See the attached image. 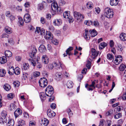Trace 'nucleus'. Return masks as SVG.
<instances>
[{
	"mask_svg": "<svg viewBox=\"0 0 126 126\" xmlns=\"http://www.w3.org/2000/svg\"><path fill=\"white\" fill-rule=\"evenodd\" d=\"M24 19L25 22L26 23L30 22L31 20V18L30 16L28 14H25L24 16Z\"/></svg>",
	"mask_w": 126,
	"mask_h": 126,
	"instance_id": "obj_7",
	"label": "nucleus"
},
{
	"mask_svg": "<svg viewBox=\"0 0 126 126\" xmlns=\"http://www.w3.org/2000/svg\"><path fill=\"white\" fill-rule=\"evenodd\" d=\"M118 0H111L110 1V4L111 6H116L118 4Z\"/></svg>",
	"mask_w": 126,
	"mask_h": 126,
	"instance_id": "obj_20",
	"label": "nucleus"
},
{
	"mask_svg": "<svg viewBox=\"0 0 126 126\" xmlns=\"http://www.w3.org/2000/svg\"><path fill=\"white\" fill-rule=\"evenodd\" d=\"M5 31L6 32L9 34L11 33L12 32L11 29L8 26H6L5 27Z\"/></svg>",
	"mask_w": 126,
	"mask_h": 126,
	"instance_id": "obj_27",
	"label": "nucleus"
},
{
	"mask_svg": "<svg viewBox=\"0 0 126 126\" xmlns=\"http://www.w3.org/2000/svg\"><path fill=\"white\" fill-rule=\"evenodd\" d=\"M99 25V23L97 20L93 22V24H92V25H94L95 26H97Z\"/></svg>",
	"mask_w": 126,
	"mask_h": 126,
	"instance_id": "obj_54",
	"label": "nucleus"
},
{
	"mask_svg": "<svg viewBox=\"0 0 126 126\" xmlns=\"http://www.w3.org/2000/svg\"><path fill=\"white\" fill-rule=\"evenodd\" d=\"M13 84L15 87L19 86L20 84V83L18 81H14Z\"/></svg>",
	"mask_w": 126,
	"mask_h": 126,
	"instance_id": "obj_43",
	"label": "nucleus"
},
{
	"mask_svg": "<svg viewBox=\"0 0 126 126\" xmlns=\"http://www.w3.org/2000/svg\"><path fill=\"white\" fill-rule=\"evenodd\" d=\"M80 13L77 12L76 11H75L73 13V15L74 16V18L76 19H78V17L79 16V15L80 14ZM79 19V18H78Z\"/></svg>",
	"mask_w": 126,
	"mask_h": 126,
	"instance_id": "obj_31",
	"label": "nucleus"
},
{
	"mask_svg": "<svg viewBox=\"0 0 126 126\" xmlns=\"http://www.w3.org/2000/svg\"><path fill=\"white\" fill-rule=\"evenodd\" d=\"M113 56L111 54H108L107 55V58L109 60H113Z\"/></svg>",
	"mask_w": 126,
	"mask_h": 126,
	"instance_id": "obj_40",
	"label": "nucleus"
},
{
	"mask_svg": "<svg viewBox=\"0 0 126 126\" xmlns=\"http://www.w3.org/2000/svg\"><path fill=\"white\" fill-rule=\"evenodd\" d=\"M40 34L41 35L43 36L45 34V30L43 28L41 29V30L40 31Z\"/></svg>",
	"mask_w": 126,
	"mask_h": 126,
	"instance_id": "obj_53",
	"label": "nucleus"
},
{
	"mask_svg": "<svg viewBox=\"0 0 126 126\" xmlns=\"http://www.w3.org/2000/svg\"><path fill=\"white\" fill-rule=\"evenodd\" d=\"M42 60L43 63L45 64L49 62L48 58L46 55H44L42 56Z\"/></svg>",
	"mask_w": 126,
	"mask_h": 126,
	"instance_id": "obj_9",
	"label": "nucleus"
},
{
	"mask_svg": "<svg viewBox=\"0 0 126 126\" xmlns=\"http://www.w3.org/2000/svg\"><path fill=\"white\" fill-rule=\"evenodd\" d=\"M126 66L124 64H121L119 67V70L121 71H123L126 68Z\"/></svg>",
	"mask_w": 126,
	"mask_h": 126,
	"instance_id": "obj_36",
	"label": "nucleus"
},
{
	"mask_svg": "<svg viewBox=\"0 0 126 126\" xmlns=\"http://www.w3.org/2000/svg\"><path fill=\"white\" fill-rule=\"evenodd\" d=\"M47 115L49 117L52 118L55 115L56 113L50 109H49L47 111Z\"/></svg>",
	"mask_w": 126,
	"mask_h": 126,
	"instance_id": "obj_8",
	"label": "nucleus"
},
{
	"mask_svg": "<svg viewBox=\"0 0 126 126\" xmlns=\"http://www.w3.org/2000/svg\"><path fill=\"white\" fill-rule=\"evenodd\" d=\"M40 75V73L39 72L36 71L33 73V76L34 77L39 76Z\"/></svg>",
	"mask_w": 126,
	"mask_h": 126,
	"instance_id": "obj_49",
	"label": "nucleus"
},
{
	"mask_svg": "<svg viewBox=\"0 0 126 126\" xmlns=\"http://www.w3.org/2000/svg\"><path fill=\"white\" fill-rule=\"evenodd\" d=\"M50 107L52 109H55L56 107V104L54 103H52L50 105Z\"/></svg>",
	"mask_w": 126,
	"mask_h": 126,
	"instance_id": "obj_62",
	"label": "nucleus"
},
{
	"mask_svg": "<svg viewBox=\"0 0 126 126\" xmlns=\"http://www.w3.org/2000/svg\"><path fill=\"white\" fill-rule=\"evenodd\" d=\"M63 16L65 18H69L70 16V12L68 11H66L63 13Z\"/></svg>",
	"mask_w": 126,
	"mask_h": 126,
	"instance_id": "obj_24",
	"label": "nucleus"
},
{
	"mask_svg": "<svg viewBox=\"0 0 126 126\" xmlns=\"http://www.w3.org/2000/svg\"><path fill=\"white\" fill-rule=\"evenodd\" d=\"M30 3L29 2H26L24 4V6L25 8H28L30 6Z\"/></svg>",
	"mask_w": 126,
	"mask_h": 126,
	"instance_id": "obj_64",
	"label": "nucleus"
},
{
	"mask_svg": "<svg viewBox=\"0 0 126 126\" xmlns=\"http://www.w3.org/2000/svg\"><path fill=\"white\" fill-rule=\"evenodd\" d=\"M13 71H14L16 75H18L20 73V69L19 67H17L15 68Z\"/></svg>",
	"mask_w": 126,
	"mask_h": 126,
	"instance_id": "obj_35",
	"label": "nucleus"
},
{
	"mask_svg": "<svg viewBox=\"0 0 126 126\" xmlns=\"http://www.w3.org/2000/svg\"><path fill=\"white\" fill-rule=\"evenodd\" d=\"M53 23L55 25H59L61 23V20L60 19H55L53 22Z\"/></svg>",
	"mask_w": 126,
	"mask_h": 126,
	"instance_id": "obj_22",
	"label": "nucleus"
},
{
	"mask_svg": "<svg viewBox=\"0 0 126 126\" xmlns=\"http://www.w3.org/2000/svg\"><path fill=\"white\" fill-rule=\"evenodd\" d=\"M113 112V110H110L109 111L107 112L106 113V115L108 116L111 115Z\"/></svg>",
	"mask_w": 126,
	"mask_h": 126,
	"instance_id": "obj_48",
	"label": "nucleus"
},
{
	"mask_svg": "<svg viewBox=\"0 0 126 126\" xmlns=\"http://www.w3.org/2000/svg\"><path fill=\"white\" fill-rule=\"evenodd\" d=\"M40 98L42 101H43L46 99V93L44 92H41L40 94Z\"/></svg>",
	"mask_w": 126,
	"mask_h": 126,
	"instance_id": "obj_19",
	"label": "nucleus"
},
{
	"mask_svg": "<svg viewBox=\"0 0 126 126\" xmlns=\"http://www.w3.org/2000/svg\"><path fill=\"white\" fill-rule=\"evenodd\" d=\"M7 96L8 99H11L13 98L14 96L12 93H10L7 95Z\"/></svg>",
	"mask_w": 126,
	"mask_h": 126,
	"instance_id": "obj_51",
	"label": "nucleus"
},
{
	"mask_svg": "<svg viewBox=\"0 0 126 126\" xmlns=\"http://www.w3.org/2000/svg\"><path fill=\"white\" fill-rule=\"evenodd\" d=\"M5 120L6 119H3L2 117H1L0 119V124L1 125H4Z\"/></svg>",
	"mask_w": 126,
	"mask_h": 126,
	"instance_id": "obj_50",
	"label": "nucleus"
},
{
	"mask_svg": "<svg viewBox=\"0 0 126 126\" xmlns=\"http://www.w3.org/2000/svg\"><path fill=\"white\" fill-rule=\"evenodd\" d=\"M58 7V4L57 3L54 1L51 4V8L52 11H51V12L52 13L54 11L56 10L57 7Z\"/></svg>",
	"mask_w": 126,
	"mask_h": 126,
	"instance_id": "obj_11",
	"label": "nucleus"
},
{
	"mask_svg": "<svg viewBox=\"0 0 126 126\" xmlns=\"http://www.w3.org/2000/svg\"><path fill=\"white\" fill-rule=\"evenodd\" d=\"M52 42L53 44L56 45H57L58 44V41L56 39H55L52 40Z\"/></svg>",
	"mask_w": 126,
	"mask_h": 126,
	"instance_id": "obj_63",
	"label": "nucleus"
},
{
	"mask_svg": "<svg viewBox=\"0 0 126 126\" xmlns=\"http://www.w3.org/2000/svg\"><path fill=\"white\" fill-rule=\"evenodd\" d=\"M89 32L90 33L91 36L92 37H94L97 34V32L94 29L90 30Z\"/></svg>",
	"mask_w": 126,
	"mask_h": 126,
	"instance_id": "obj_16",
	"label": "nucleus"
},
{
	"mask_svg": "<svg viewBox=\"0 0 126 126\" xmlns=\"http://www.w3.org/2000/svg\"><path fill=\"white\" fill-rule=\"evenodd\" d=\"M8 43L11 45H13L14 43V42L13 41V39L12 38L8 39Z\"/></svg>",
	"mask_w": 126,
	"mask_h": 126,
	"instance_id": "obj_52",
	"label": "nucleus"
},
{
	"mask_svg": "<svg viewBox=\"0 0 126 126\" xmlns=\"http://www.w3.org/2000/svg\"><path fill=\"white\" fill-rule=\"evenodd\" d=\"M43 2L46 3L45 1H43V2L41 3L38 6V8L40 10H42L43 8L44 5L43 4Z\"/></svg>",
	"mask_w": 126,
	"mask_h": 126,
	"instance_id": "obj_47",
	"label": "nucleus"
},
{
	"mask_svg": "<svg viewBox=\"0 0 126 126\" xmlns=\"http://www.w3.org/2000/svg\"><path fill=\"white\" fill-rule=\"evenodd\" d=\"M118 49L119 50L122 51L123 49V48L122 46L120 44L119 45L117 46Z\"/></svg>",
	"mask_w": 126,
	"mask_h": 126,
	"instance_id": "obj_58",
	"label": "nucleus"
},
{
	"mask_svg": "<svg viewBox=\"0 0 126 126\" xmlns=\"http://www.w3.org/2000/svg\"><path fill=\"white\" fill-rule=\"evenodd\" d=\"M28 61L31 65L34 66H36V63L35 61L31 59H28Z\"/></svg>",
	"mask_w": 126,
	"mask_h": 126,
	"instance_id": "obj_34",
	"label": "nucleus"
},
{
	"mask_svg": "<svg viewBox=\"0 0 126 126\" xmlns=\"http://www.w3.org/2000/svg\"><path fill=\"white\" fill-rule=\"evenodd\" d=\"M91 2H89L87 4L86 6L88 9H91L93 8V5L91 4Z\"/></svg>",
	"mask_w": 126,
	"mask_h": 126,
	"instance_id": "obj_42",
	"label": "nucleus"
},
{
	"mask_svg": "<svg viewBox=\"0 0 126 126\" xmlns=\"http://www.w3.org/2000/svg\"><path fill=\"white\" fill-rule=\"evenodd\" d=\"M14 123V121L13 119L10 120L7 124V126H13Z\"/></svg>",
	"mask_w": 126,
	"mask_h": 126,
	"instance_id": "obj_33",
	"label": "nucleus"
},
{
	"mask_svg": "<svg viewBox=\"0 0 126 126\" xmlns=\"http://www.w3.org/2000/svg\"><path fill=\"white\" fill-rule=\"evenodd\" d=\"M39 50L41 53L45 52L46 49L45 46L43 45H41L39 47Z\"/></svg>",
	"mask_w": 126,
	"mask_h": 126,
	"instance_id": "obj_15",
	"label": "nucleus"
},
{
	"mask_svg": "<svg viewBox=\"0 0 126 126\" xmlns=\"http://www.w3.org/2000/svg\"><path fill=\"white\" fill-rule=\"evenodd\" d=\"M4 53L5 56L7 57H10L12 55L11 52L9 50L5 51Z\"/></svg>",
	"mask_w": 126,
	"mask_h": 126,
	"instance_id": "obj_29",
	"label": "nucleus"
},
{
	"mask_svg": "<svg viewBox=\"0 0 126 126\" xmlns=\"http://www.w3.org/2000/svg\"><path fill=\"white\" fill-rule=\"evenodd\" d=\"M7 61V59L5 56H3L0 58V63L4 64Z\"/></svg>",
	"mask_w": 126,
	"mask_h": 126,
	"instance_id": "obj_23",
	"label": "nucleus"
},
{
	"mask_svg": "<svg viewBox=\"0 0 126 126\" xmlns=\"http://www.w3.org/2000/svg\"><path fill=\"white\" fill-rule=\"evenodd\" d=\"M58 66V65L56 63H54L52 64H49L48 65V67L49 69H51L54 67H55L57 68V66Z\"/></svg>",
	"mask_w": 126,
	"mask_h": 126,
	"instance_id": "obj_18",
	"label": "nucleus"
},
{
	"mask_svg": "<svg viewBox=\"0 0 126 126\" xmlns=\"http://www.w3.org/2000/svg\"><path fill=\"white\" fill-rule=\"evenodd\" d=\"M122 115L120 113H119L116 114L114 116V118L116 119H117L122 117Z\"/></svg>",
	"mask_w": 126,
	"mask_h": 126,
	"instance_id": "obj_45",
	"label": "nucleus"
},
{
	"mask_svg": "<svg viewBox=\"0 0 126 126\" xmlns=\"http://www.w3.org/2000/svg\"><path fill=\"white\" fill-rule=\"evenodd\" d=\"M122 62L121 59L119 60L118 59H116L114 61V63L116 65H118L120 63Z\"/></svg>",
	"mask_w": 126,
	"mask_h": 126,
	"instance_id": "obj_44",
	"label": "nucleus"
},
{
	"mask_svg": "<svg viewBox=\"0 0 126 126\" xmlns=\"http://www.w3.org/2000/svg\"><path fill=\"white\" fill-rule=\"evenodd\" d=\"M18 23L19 24L21 25H23L24 24V22L23 19L21 17L18 18Z\"/></svg>",
	"mask_w": 126,
	"mask_h": 126,
	"instance_id": "obj_46",
	"label": "nucleus"
},
{
	"mask_svg": "<svg viewBox=\"0 0 126 126\" xmlns=\"http://www.w3.org/2000/svg\"><path fill=\"white\" fill-rule=\"evenodd\" d=\"M15 58L16 60L17 61H20L21 60V57L18 56H16Z\"/></svg>",
	"mask_w": 126,
	"mask_h": 126,
	"instance_id": "obj_60",
	"label": "nucleus"
},
{
	"mask_svg": "<svg viewBox=\"0 0 126 126\" xmlns=\"http://www.w3.org/2000/svg\"><path fill=\"white\" fill-rule=\"evenodd\" d=\"M6 73L4 69H1L0 70V76L3 77L4 76Z\"/></svg>",
	"mask_w": 126,
	"mask_h": 126,
	"instance_id": "obj_37",
	"label": "nucleus"
},
{
	"mask_svg": "<svg viewBox=\"0 0 126 126\" xmlns=\"http://www.w3.org/2000/svg\"><path fill=\"white\" fill-rule=\"evenodd\" d=\"M36 65L37 68H40L42 67V65L41 63L38 62H37L36 63Z\"/></svg>",
	"mask_w": 126,
	"mask_h": 126,
	"instance_id": "obj_57",
	"label": "nucleus"
},
{
	"mask_svg": "<svg viewBox=\"0 0 126 126\" xmlns=\"http://www.w3.org/2000/svg\"><path fill=\"white\" fill-rule=\"evenodd\" d=\"M73 47H70L66 50V54H67L69 56L72 55L73 54L71 53V50H73Z\"/></svg>",
	"mask_w": 126,
	"mask_h": 126,
	"instance_id": "obj_21",
	"label": "nucleus"
},
{
	"mask_svg": "<svg viewBox=\"0 0 126 126\" xmlns=\"http://www.w3.org/2000/svg\"><path fill=\"white\" fill-rule=\"evenodd\" d=\"M56 79L58 81L61 80L62 79V75L60 73H57L55 74Z\"/></svg>",
	"mask_w": 126,
	"mask_h": 126,
	"instance_id": "obj_14",
	"label": "nucleus"
},
{
	"mask_svg": "<svg viewBox=\"0 0 126 126\" xmlns=\"http://www.w3.org/2000/svg\"><path fill=\"white\" fill-rule=\"evenodd\" d=\"M79 16L78 17V19H76V20L79 22H81L83 20L84 17L83 15L80 14Z\"/></svg>",
	"mask_w": 126,
	"mask_h": 126,
	"instance_id": "obj_30",
	"label": "nucleus"
},
{
	"mask_svg": "<svg viewBox=\"0 0 126 126\" xmlns=\"http://www.w3.org/2000/svg\"><path fill=\"white\" fill-rule=\"evenodd\" d=\"M49 123V121L46 118H44L41 120V124L44 126H47Z\"/></svg>",
	"mask_w": 126,
	"mask_h": 126,
	"instance_id": "obj_13",
	"label": "nucleus"
},
{
	"mask_svg": "<svg viewBox=\"0 0 126 126\" xmlns=\"http://www.w3.org/2000/svg\"><path fill=\"white\" fill-rule=\"evenodd\" d=\"M22 113V111L19 108H18L14 112V115L16 118Z\"/></svg>",
	"mask_w": 126,
	"mask_h": 126,
	"instance_id": "obj_10",
	"label": "nucleus"
},
{
	"mask_svg": "<svg viewBox=\"0 0 126 126\" xmlns=\"http://www.w3.org/2000/svg\"><path fill=\"white\" fill-rule=\"evenodd\" d=\"M23 79L25 80L27 78L28 74L27 73H23Z\"/></svg>",
	"mask_w": 126,
	"mask_h": 126,
	"instance_id": "obj_59",
	"label": "nucleus"
},
{
	"mask_svg": "<svg viewBox=\"0 0 126 126\" xmlns=\"http://www.w3.org/2000/svg\"><path fill=\"white\" fill-rule=\"evenodd\" d=\"M91 65V63L90 61H88L87 62V63L86 64V66L88 69H89L90 68Z\"/></svg>",
	"mask_w": 126,
	"mask_h": 126,
	"instance_id": "obj_55",
	"label": "nucleus"
},
{
	"mask_svg": "<svg viewBox=\"0 0 126 126\" xmlns=\"http://www.w3.org/2000/svg\"><path fill=\"white\" fill-rule=\"evenodd\" d=\"M45 38L49 40H52L53 37V35L50 32H47L45 35L44 36Z\"/></svg>",
	"mask_w": 126,
	"mask_h": 126,
	"instance_id": "obj_6",
	"label": "nucleus"
},
{
	"mask_svg": "<svg viewBox=\"0 0 126 126\" xmlns=\"http://www.w3.org/2000/svg\"><path fill=\"white\" fill-rule=\"evenodd\" d=\"M56 9L53 12V14L52 13V15H54V14H55L56 12L60 13L63 12V10H61V8L59 7H58L56 8Z\"/></svg>",
	"mask_w": 126,
	"mask_h": 126,
	"instance_id": "obj_28",
	"label": "nucleus"
},
{
	"mask_svg": "<svg viewBox=\"0 0 126 126\" xmlns=\"http://www.w3.org/2000/svg\"><path fill=\"white\" fill-rule=\"evenodd\" d=\"M39 83L41 87L44 88L47 86L48 82L46 78H41L39 80Z\"/></svg>",
	"mask_w": 126,
	"mask_h": 126,
	"instance_id": "obj_3",
	"label": "nucleus"
},
{
	"mask_svg": "<svg viewBox=\"0 0 126 126\" xmlns=\"http://www.w3.org/2000/svg\"><path fill=\"white\" fill-rule=\"evenodd\" d=\"M45 92L47 96H51L54 93L53 88L51 86H48L46 88Z\"/></svg>",
	"mask_w": 126,
	"mask_h": 126,
	"instance_id": "obj_2",
	"label": "nucleus"
},
{
	"mask_svg": "<svg viewBox=\"0 0 126 126\" xmlns=\"http://www.w3.org/2000/svg\"><path fill=\"white\" fill-rule=\"evenodd\" d=\"M37 52V50L35 47L33 46L32 47L31 51L29 54L30 57L32 59H35V55Z\"/></svg>",
	"mask_w": 126,
	"mask_h": 126,
	"instance_id": "obj_4",
	"label": "nucleus"
},
{
	"mask_svg": "<svg viewBox=\"0 0 126 126\" xmlns=\"http://www.w3.org/2000/svg\"><path fill=\"white\" fill-rule=\"evenodd\" d=\"M73 83L72 81L70 80L68 81L67 83V87L69 88H71L73 87Z\"/></svg>",
	"mask_w": 126,
	"mask_h": 126,
	"instance_id": "obj_25",
	"label": "nucleus"
},
{
	"mask_svg": "<svg viewBox=\"0 0 126 126\" xmlns=\"http://www.w3.org/2000/svg\"><path fill=\"white\" fill-rule=\"evenodd\" d=\"M16 105L14 104H10V108L11 110H13L14 109L16 108Z\"/></svg>",
	"mask_w": 126,
	"mask_h": 126,
	"instance_id": "obj_61",
	"label": "nucleus"
},
{
	"mask_svg": "<svg viewBox=\"0 0 126 126\" xmlns=\"http://www.w3.org/2000/svg\"><path fill=\"white\" fill-rule=\"evenodd\" d=\"M23 69L25 70H26L29 68V65L28 63H25L23 65Z\"/></svg>",
	"mask_w": 126,
	"mask_h": 126,
	"instance_id": "obj_41",
	"label": "nucleus"
},
{
	"mask_svg": "<svg viewBox=\"0 0 126 126\" xmlns=\"http://www.w3.org/2000/svg\"><path fill=\"white\" fill-rule=\"evenodd\" d=\"M121 40L123 41L126 40V34L124 33H121L119 36Z\"/></svg>",
	"mask_w": 126,
	"mask_h": 126,
	"instance_id": "obj_17",
	"label": "nucleus"
},
{
	"mask_svg": "<svg viewBox=\"0 0 126 126\" xmlns=\"http://www.w3.org/2000/svg\"><path fill=\"white\" fill-rule=\"evenodd\" d=\"M60 65H59L58 66H57V68L60 69V67H61L62 69H64V67H65L64 65L61 62H59Z\"/></svg>",
	"mask_w": 126,
	"mask_h": 126,
	"instance_id": "obj_39",
	"label": "nucleus"
},
{
	"mask_svg": "<svg viewBox=\"0 0 126 126\" xmlns=\"http://www.w3.org/2000/svg\"><path fill=\"white\" fill-rule=\"evenodd\" d=\"M91 51L90 56L91 58L92 59H95L99 54V51H96L95 49L93 48H92Z\"/></svg>",
	"mask_w": 126,
	"mask_h": 126,
	"instance_id": "obj_5",
	"label": "nucleus"
},
{
	"mask_svg": "<svg viewBox=\"0 0 126 126\" xmlns=\"http://www.w3.org/2000/svg\"><path fill=\"white\" fill-rule=\"evenodd\" d=\"M104 15L105 16L108 18H112L113 15L112 10L109 8H106L105 10Z\"/></svg>",
	"mask_w": 126,
	"mask_h": 126,
	"instance_id": "obj_1",
	"label": "nucleus"
},
{
	"mask_svg": "<svg viewBox=\"0 0 126 126\" xmlns=\"http://www.w3.org/2000/svg\"><path fill=\"white\" fill-rule=\"evenodd\" d=\"M107 45V44L104 42L101 43L99 46V48L100 49H102L104 48Z\"/></svg>",
	"mask_w": 126,
	"mask_h": 126,
	"instance_id": "obj_26",
	"label": "nucleus"
},
{
	"mask_svg": "<svg viewBox=\"0 0 126 126\" xmlns=\"http://www.w3.org/2000/svg\"><path fill=\"white\" fill-rule=\"evenodd\" d=\"M3 87L6 91H9L11 89L10 86L8 84H5L3 86Z\"/></svg>",
	"mask_w": 126,
	"mask_h": 126,
	"instance_id": "obj_32",
	"label": "nucleus"
},
{
	"mask_svg": "<svg viewBox=\"0 0 126 126\" xmlns=\"http://www.w3.org/2000/svg\"><path fill=\"white\" fill-rule=\"evenodd\" d=\"M85 32L83 33V36L84 38L87 40L90 39V37L88 34V31L87 29L85 30Z\"/></svg>",
	"mask_w": 126,
	"mask_h": 126,
	"instance_id": "obj_12",
	"label": "nucleus"
},
{
	"mask_svg": "<svg viewBox=\"0 0 126 126\" xmlns=\"http://www.w3.org/2000/svg\"><path fill=\"white\" fill-rule=\"evenodd\" d=\"M59 2L60 4L61 5H63L66 3V2L63 0H59Z\"/></svg>",
	"mask_w": 126,
	"mask_h": 126,
	"instance_id": "obj_56",
	"label": "nucleus"
},
{
	"mask_svg": "<svg viewBox=\"0 0 126 126\" xmlns=\"http://www.w3.org/2000/svg\"><path fill=\"white\" fill-rule=\"evenodd\" d=\"M7 115L6 112L5 110H3L1 113V117L3 119H5V117Z\"/></svg>",
	"mask_w": 126,
	"mask_h": 126,
	"instance_id": "obj_38",
	"label": "nucleus"
}]
</instances>
